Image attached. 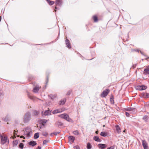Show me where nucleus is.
I'll list each match as a JSON object with an SVG mask.
<instances>
[{
  "instance_id": "f3484780",
  "label": "nucleus",
  "mask_w": 149,
  "mask_h": 149,
  "mask_svg": "<svg viewBox=\"0 0 149 149\" xmlns=\"http://www.w3.org/2000/svg\"><path fill=\"white\" fill-rule=\"evenodd\" d=\"M66 101V100L65 99H63L61 100L59 102V105H61L64 104L65 103Z\"/></svg>"
},
{
  "instance_id": "bb28decb",
  "label": "nucleus",
  "mask_w": 149,
  "mask_h": 149,
  "mask_svg": "<svg viewBox=\"0 0 149 149\" xmlns=\"http://www.w3.org/2000/svg\"><path fill=\"white\" fill-rule=\"evenodd\" d=\"M39 137V133H36L35 134L34 138L35 139H37Z\"/></svg>"
},
{
  "instance_id": "8fccbe9b",
  "label": "nucleus",
  "mask_w": 149,
  "mask_h": 149,
  "mask_svg": "<svg viewBox=\"0 0 149 149\" xmlns=\"http://www.w3.org/2000/svg\"><path fill=\"white\" fill-rule=\"evenodd\" d=\"M137 51L138 52H139V50H137Z\"/></svg>"
},
{
  "instance_id": "58836bf2",
  "label": "nucleus",
  "mask_w": 149,
  "mask_h": 149,
  "mask_svg": "<svg viewBox=\"0 0 149 149\" xmlns=\"http://www.w3.org/2000/svg\"><path fill=\"white\" fill-rule=\"evenodd\" d=\"M125 114L127 116L129 117V113L127 112H126Z\"/></svg>"
},
{
  "instance_id": "4468645a",
  "label": "nucleus",
  "mask_w": 149,
  "mask_h": 149,
  "mask_svg": "<svg viewBox=\"0 0 149 149\" xmlns=\"http://www.w3.org/2000/svg\"><path fill=\"white\" fill-rule=\"evenodd\" d=\"M99 147L101 149H104L107 147V146L105 144H99Z\"/></svg>"
},
{
  "instance_id": "e433bc0d",
  "label": "nucleus",
  "mask_w": 149,
  "mask_h": 149,
  "mask_svg": "<svg viewBox=\"0 0 149 149\" xmlns=\"http://www.w3.org/2000/svg\"><path fill=\"white\" fill-rule=\"evenodd\" d=\"M60 133L59 132H55L52 133L53 134H54L55 135H57L58 134Z\"/></svg>"
},
{
  "instance_id": "412c9836",
  "label": "nucleus",
  "mask_w": 149,
  "mask_h": 149,
  "mask_svg": "<svg viewBox=\"0 0 149 149\" xmlns=\"http://www.w3.org/2000/svg\"><path fill=\"white\" fill-rule=\"evenodd\" d=\"M143 74H149V69H145L143 71Z\"/></svg>"
},
{
  "instance_id": "6ab92c4d",
  "label": "nucleus",
  "mask_w": 149,
  "mask_h": 149,
  "mask_svg": "<svg viewBox=\"0 0 149 149\" xmlns=\"http://www.w3.org/2000/svg\"><path fill=\"white\" fill-rule=\"evenodd\" d=\"M69 140L72 142H73L74 141L75 138L73 136H70L68 137Z\"/></svg>"
},
{
  "instance_id": "39448f33",
  "label": "nucleus",
  "mask_w": 149,
  "mask_h": 149,
  "mask_svg": "<svg viewBox=\"0 0 149 149\" xmlns=\"http://www.w3.org/2000/svg\"><path fill=\"white\" fill-rule=\"evenodd\" d=\"M146 87L144 85L138 86H136V89L137 90H145L146 88Z\"/></svg>"
},
{
  "instance_id": "5701e85b",
  "label": "nucleus",
  "mask_w": 149,
  "mask_h": 149,
  "mask_svg": "<svg viewBox=\"0 0 149 149\" xmlns=\"http://www.w3.org/2000/svg\"><path fill=\"white\" fill-rule=\"evenodd\" d=\"M94 139L95 141L97 142H100V140L97 136H95L94 137Z\"/></svg>"
},
{
  "instance_id": "09e8293b",
  "label": "nucleus",
  "mask_w": 149,
  "mask_h": 149,
  "mask_svg": "<svg viewBox=\"0 0 149 149\" xmlns=\"http://www.w3.org/2000/svg\"><path fill=\"white\" fill-rule=\"evenodd\" d=\"M55 8L56 9H57V7H55Z\"/></svg>"
},
{
  "instance_id": "9b49d317",
  "label": "nucleus",
  "mask_w": 149,
  "mask_h": 149,
  "mask_svg": "<svg viewBox=\"0 0 149 149\" xmlns=\"http://www.w3.org/2000/svg\"><path fill=\"white\" fill-rule=\"evenodd\" d=\"M29 144L32 146H34L36 145L37 143L35 141H31L29 143Z\"/></svg>"
},
{
  "instance_id": "4c0bfd02",
  "label": "nucleus",
  "mask_w": 149,
  "mask_h": 149,
  "mask_svg": "<svg viewBox=\"0 0 149 149\" xmlns=\"http://www.w3.org/2000/svg\"><path fill=\"white\" fill-rule=\"evenodd\" d=\"M48 121L46 120H43L42 121L43 123H46Z\"/></svg>"
},
{
  "instance_id": "6e6552de",
  "label": "nucleus",
  "mask_w": 149,
  "mask_h": 149,
  "mask_svg": "<svg viewBox=\"0 0 149 149\" xmlns=\"http://www.w3.org/2000/svg\"><path fill=\"white\" fill-rule=\"evenodd\" d=\"M42 115L45 116H48L50 114V111L49 110H47L43 112L42 111Z\"/></svg>"
},
{
  "instance_id": "0eeeda50",
  "label": "nucleus",
  "mask_w": 149,
  "mask_h": 149,
  "mask_svg": "<svg viewBox=\"0 0 149 149\" xmlns=\"http://www.w3.org/2000/svg\"><path fill=\"white\" fill-rule=\"evenodd\" d=\"M142 144L144 149H148L147 143L145 140L142 141Z\"/></svg>"
},
{
  "instance_id": "49530a36",
  "label": "nucleus",
  "mask_w": 149,
  "mask_h": 149,
  "mask_svg": "<svg viewBox=\"0 0 149 149\" xmlns=\"http://www.w3.org/2000/svg\"><path fill=\"white\" fill-rule=\"evenodd\" d=\"M1 17L0 16V22H1Z\"/></svg>"
},
{
  "instance_id": "f704fd0d",
  "label": "nucleus",
  "mask_w": 149,
  "mask_h": 149,
  "mask_svg": "<svg viewBox=\"0 0 149 149\" xmlns=\"http://www.w3.org/2000/svg\"><path fill=\"white\" fill-rule=\"evenodd\" d=\"M33 114L35 116L37 115L38 113V112L36 111H34L33 112Z\"/></svg>"
},
{
  "instance_id": "20e7f679",
  "label": "nucleus",
  "mask_w": 149,
  "mask_h": 149,
  "mask_svg": "<svg viewBox=\"0 0 149 149\" xmlns=\"http://www.w3.org/2000/svg\"><path fill=\"white\" fill-rule=\"evenodd\" d=\"M0 137L1 138V143L4 144L7 141V138L6 136H3L0 134Z\"/></svg>"
},
{
  "instance_id": "72a5a7b5",
  "label": "nucleus",
  "mask_w": 149,
  "mask_h": 149,
  "mask_svg": "<svg viewBox=\"0 0 149 149\" xmlns=\"http://www.w3.org/2000/svg\"><path fill=\"white\" fill-rule=\"evenodd\" d=\"M18 143V142L16 141H13V144L14 146H16Z\"/></svg>"
},
{
  "instance_id": "79ce46f5",
  "label": "nucleus",
  "mask_w": 149,
  "mask_h": 149,
  "mask_svg": "<svg viewBox=\"0 0 149 149\" xmlns=\"http://www.w3.org/2000/svg\"><path fill=\"white\" fill-rule=\"evenodd\" d=\"M107 149H113V147L111 146L109 148H108Z\"/></svg>"
},
{
  "instance_id": "f8f14e48",
  "label": "nucleus",
  "mask_w": 149,
  "mask_h": 149,
  "mask_svg": "<svg viewBox=\"0 0 149 149\" xmlns=\"http://www.w3.org/2000/svg\"><path fill=\"white\" fill-rule=\"evenodd\" d=\"M55 4L57 6H60L62 4V0H56Z\"/></svg>"
},
{
  "instance_id": "ea45409f",
  "label": "nucleus",
  "mask_w": 149,
  "mask_h": 149,
  "mask_svg": "<svg viewBox=\"0 0 149 149\" xmlns=\"http://www.w3.org/2000/svg\"><path fill=\"white\" fill-rule=\"evenodd\" d=\"M71 93V91H69L67 93V95H69Z\"/></svg>"
},
{
  "instance_id": "1a4fd4ad",
  "label": "nucleus",
  "mask_w": 149,
  "mask_h": 149,
  "mask_svg": "<svg viewBox=\"0 0 149 149\" xmlns=\"http://www.w3.org/2000/svg\"><path fill=\"white\" fill-rule=\"evenodd\" d=\"M63 111L62 109H56L52 111L53 114H54L58 113H61Z\"/></svg>"
},
{
  "instance_id": "393cba45",
  "label": "nucleus",
  "mask_w": 149,
  "mask_h": 149,
  "mask_svg": "<svg viewBox=\"0 0 149 149\" xmlns=\"http://www.w3.org/2000/svg\"><path fill=\"white\" fill-rule=\"evenodd\" d=\"M42 134L43 136H46L48 135V133L46 132L43 131L42 132Z\"/></svg>"
},
{
  "instance_id": "2f4dec72",
  "label": "nucleus",
  "mask_w": 149,
  "mask_h": 149,
  "mask_svg": "<svg viewBox=\"0 0 149 149\" xmlns=\"http://www.w3.org/2000/svg\"><path fill=\"white\" fill-rule=\"evenodd\" d=\"M148 118L147 116H145L143 117V119L146 122L147 121Z\"/></svg>"
},
{
  "instance_id": "aec40b11",
  "label": "nucleus",
  "mask_w": 149,
  "mask_h": 149,
  "mask_svg": "<svg viewBox=\"0 0 149 149\" xmlns=\"http://www.w3.org/2000/svg\"><path fill=\"white\" fill-rule=\"evenodd\" d=\"M100 135L103 136H106L107 135V133L105 132H101Z\"/></svg>"
},
{
  "instance_id": "cd10ccee",
  "label": "nucleus",
  "mask_w": 149,
  "mask_h": 149,
  "mask_svg": "<svg viewBox=\"0 0 149 149\" xmlns=\"http://www.w3.org/2000/svg\"><path fill=\"white\" fill-rule=\"evenodd\" d=\"M73 133L75 135H77L79 134L78 131L77 130L74 131Z\"/></svg>"
},
{
  "instance_id": "a18cd8bd",
  "label": "nucleus",
  "mask_w": 149,
  "mask_h": 149,
  "mask_svg": "<svg viewBox=\"0 0 149 149\" xmlns=\"http://www.w3.org/2000/svg\"><path fill=\"white\" fill-rule=\"evenodd\" d=\"M98 131H96L95 132V133L97 134H98Z\"/></svg>"
},
{
  "instance_id": "37998d69",
  "label": "nucleus",
  "mask_w": 149,
  "mask_h": 149,
  "mask_svg": "<svg viewBox=\"0 0 149 149\" xmlns=\"http://www.w3.org/2000/svg\"><path fill=\"white\" fill-rule=\"evenodd\" d=\"M20 138H23L24 139H25V137H24L23 136H20Z\"/></svg>"
},
{
  "instance_id": "7ed1b4c3",
  "label": "nucleus",
  "mask_w": 149,
  "mask_h": 149,
  "mask_svg": "<svg viewBox=\"0 0 149 149\" xmlns=\"http://www.w3.org/2000/svg\"><path fill=\"white\" fill-rule=\"evenodd\" d=\"M30 113L29 112H28L25 114L24 116V123H27L30 120Z\"/></svg>"
},
{
  "instance_id": "a211bd4d",
  "label": "nucleus",
  "mask_w": 149,
  "mask_h": 149,
  "mask_svg": "<svg viewBox=\"0 0 149 149\" xmlns=\"http://www.w3.org/2000/svg\"><path fill=\"white\" fill-rule=\"evenodd\" d=\"M115 127L117 132L118 133H120L121 132V129L119 126L118 125H116V126Z\"/></svg>"
},
{
  "instance_id": "423d86ee",
  "label": "nucleus",
  "mask_w": 149,
  "mask_h": 149,
  "mask_svg": "<svg viewBox=\"0 0 149 149\" xmlns=\"http://www.w3.org/2000/svg\"><path fill=\"white\" fill-rule=\"evenodd\" d=\"M109 89H107L105 90L104 91L101 95L102 97H104L107 96L109 93Z\"/></svg>"
},
{
  "instance_id": "f03ea898",
  "label": "nucleus",
  "mask_w": 149,
  "mask_h": 149,
  "mask_svg": "<svg viewBox=\"0 0 149 149\" xmlns=\"http://www.w3.org/2000/svg\"><path fill=\"white\" fill-rule=\"evenodd\" d=\"M31 134H32V132L31 130L30 129L27 128L24 131L23 135L29 138L30 137Z\"/></svg>"
},
{
  "instance_id": "c756f323",
  "label": "nucleus",
  "mask_w": 149,
  "mask_h": 149,
  "mask_svg": "<svg viewBox=\"0 0 149 149\" xmlns=\"http://www.w3.org/2000/svg\"><path fill=\"white\" fill-rule=\"evenodd\" d=\"M57 124L59 126H63V124L60 122H57Z\"/></svg>"
},
{
  "instance_id": "c9c22d12",
  "label": "nucleus",
  "mask_w": 149,
  "mask_h": 149,
  "mask_svg": "<svg viewBox=\"0 0 149 149\" xmlns=\"http://www.w3.org/2000/svg\"><path fill=\"white\" fill-rule=\"evenodd\" d=\"M23 146L24 145L23 143H20L19 145V147L21 148H23Z\"/></svg>"
},
{
  "instance_id": "c03bdc74",
  "label": "nucleus",
  "mask_w": 149,
  "mask_h": 149,
  "mask_svg": "<svg viewBox=\"0 0 149 149\" xmlns=\"http://www.w3.org/2000/svg\"><path fill=\"white\" fill-rule=\"evenodd\" d=\"M41 148L40 146H38L36 148V149H41Z\"/></svg>"
},
{
  "instance_id": "de8ad7c7",
  "label": "nucleus",
  "mask_w": 149,
  "mask_h": 149,
  "mask_svg": "<svg viewBox=\"0 0 149 149\" xmlns=\"http://www.w3.org/2000/svg\"><path fill=\"white\" fill-rule=\"evenodd\" d=\"M125 130H124L123 131V132H125Z\"/></svg>"
},
{
  "instance_id": "a878e982",
  "label": "nucleus",
  "mask_w": 149,
  "mask_h": 149,
  "mask_svg": "<svg viewBox=\"0 0 149 149\" xmlns=\"http://www.w3.org/2000/svg\"><path fill=\"white\" fill-rule=\"evenodd\" d=\"M87 148L88 149H91L92 148L91 145L89 143H88L87 144Z\"/></svg>"
},
{
  "instance_id": "f257e3e1",
  "label": "nucleus",
  "mask_w": 149,
  "mask_h": 149,
  "mask_svg": "<svg viewBox=\"0 0 149 149\" xmlns=\"http://www.w3.org/2000/svg\"><path fill=\"white\" fill-rule=\"evenodd\" d=\"M58 116L64 119L69 122H73V121L70 118L68 115L66 113H63L59 115Z\"/></svg>"
},
{
  "instance_id": "c85d7f7f",
  "label": "nucleus",
  "mask_w": 149,
  "mask_h": 149,
  "mask_svg": "<svg viewBox=\"0 0 149 149\" xmlns=\"http://www.w3.org/2000/svg\"><path fill=\"white\" fill-rule=\"evenodd\" d=\"M93 19L95 22H97L98 21V19L97 18L95 15L93 16Z\"/></svg>"
},
{
  "instance_id": "a19ab883",
  "label": "nucleus",
  "mask_w": 149,
  "mask_h": 149,
  "mask_svg": "<svg viewBox=\"0 0 149 149\" xmlns=\"http://www.w3.org/2000/svg\"><path fill=\"white\" fill-rule=\"evenodd\" d=\"M3 95V94L1 93L0 92V98L2 97Z\"/></svg>"
},
{
  "instance_id": "7c9ffc66",
  "label": "nucleus",
  "mask_w": 149,
  "mask_h": 149,
  "mask_svg": "<svg viewBox=\"0 0 149 149\" xmlns=\"http://www.w3.org/2000/svg\"><path fill=\"white\" fill-rule=\"evenodd\" d=\"M49 140H45L43 141V144L46 145L47 143L49 142Z\"/></svg>"
},
{
  "instance_id": "3c124183",
  "label": "nucleus",
  "mask_w": 149,
  "mask_h": 149,
  "mask_svg": "<svg viewBox=\"0 0 149 149\" xmlns=\"http://www.w3.org/2000/svg\"><path fill=\"white\" fill-rule=\"evenodd\" d=\"M31 97H30V99H32V98H31Z\"/></svg>"
},
{
  "instance_id": "b1692460",
  "label": "nucleus",
  "mask_w": 149,
  "mask_h": 149,
  "mask_svg": "<svg viewBox=\"0 0 149 149\" xmlns=\"http://www.w3.org/2000/svg\"><path fill=\"white\" fill-rule=\"evenodd\" d=\"M47 3L50 5H53L54 3V2L52 1H51L50 0H46Z\"/></svg>"
},
{
  "instance_id": "473e14b6",
  "label": "nucleus",
  "mask_w": 149,
  "mask_h": 149,
  "mask_svg": "<svg viewBox=\"0 0 149 149\" xmlns=\"http://www.w3.org/2000/svg\"><path fill=\"white\" fill-rule=\"evenodd\" d=\"M110 102L111 103L113 104L114 103V102L113 100V97L111 96L110 98Z\"/></svg>"
},
{
  "instance_id": "9d476101",
  "label": "nucleus",
  "mask_w": 149,
  "mask_h": 149,
  "mask_svg": "<svg viewBox=\"0 0 149 149\" xmlns=\"http://www.w3.org/2000/svg\"><path fill=\"white\" fill-rule=\"evenodd\" d=\"M143 97L144 98H148L149 97V93H142L141 94Z\"/></svg>"
},
{
  "instance_id": "ddd939ff",
  "label": "nucleus",
  "mask_w": 149,
  "mask_h": 149,
  "mask_svg": "<svg viewBox=\"0 0 149 149\" xmlns=\"http://www.w3.org/2000/svg\"><path fill=\"white\" fill-rule=\"evenodd\" d=\"M65 43L67 45V47L68 48H71V46L70 45V44L69 42V40L67 39H66L65 41Z\"/></svg>"
},
{
  "instance_id": "4be33fe9",
  "label": "nucleus",
  "mask_w": 149,
  "mask_h": 149,
  "mask_svg": "<svg viewBox=\"0 0 149 149\" xmlns=\"http://www.w3.org/2000/svg\"><path fill=\"white\" fill-rule=\"evenodd\" d=\"M49 96L50 97L51 99L53 100L56 97V95H52L51 94L49 95Z\"/></svg>"
},
{
  "instance_id": "2eb2a0df",
  "label": "nucleus",
  "mask_w": 149,
  "mask_h": 149,
  "mask_svg": "<svg viewBox=\"0 0 149 149\" xmlns=\"http://www.w3.org/2000/svg\"><path fill=\"white\" fill-rule=\"evenodd\" d=\"M126 110L128 111H130L134 112L136 111V109L135 108H133L131 107H128L127 108Z\"/></svg>"
},
{
  "instance_id": "dca6fc26",
  "label": "nucleus",
  "mask_w": 149,
  "mask_h": 149,
  "mask_svg": "<svg viewBox=\"0 0 149 149\" xmlns=\"http://www.w3.org/2000/svg\"><path fill=\"white\" fill-rule=\"evenodd\" d=\"M40 88L38 86H36L34 87L33 89V92L34 93H36L38 92Z\"/></svg>"
}]
</instances>
